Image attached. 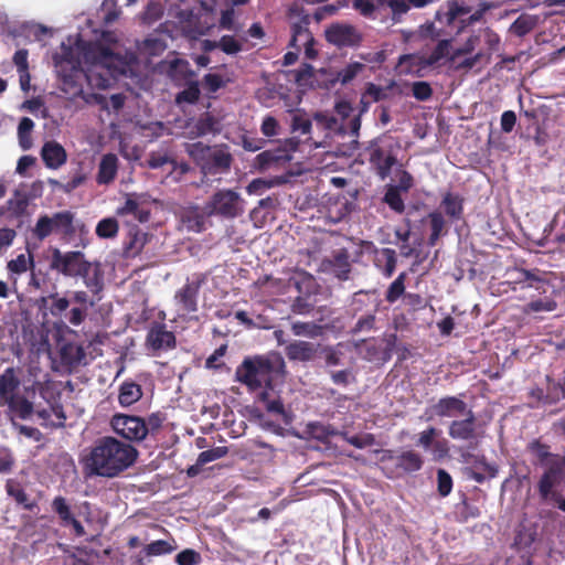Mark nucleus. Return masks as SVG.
Listing matches in <instances>:
<instances>
[{
    "mask_svg": "<svg viewBox=\"0 0 565 565\" xmlns=\"http://www.w3.org/2000/svg\"><path fill=\"white\" fill-rule=\"evenodd\" d=\"M53 61L61 89L70 98L82 97L87 104L98 105L107 111L120 110L125 105V96L85 94L84 83L93 88L106 89L118 76L137 77L141 72V63L136 52L118 44L105 47L73 36L62 42L53 55Z\"/></svg>",
    "mask_w": 565,
    "mask_h": 565,
    "instance_id": "f257e3e1",
    "label": "nucleus"
},
{
    "mask_svg": "<svg viewBox=\"0 0 565 565\" xmlns=\"http://www.w3.org/2000/svg\"><path fill=\"white\" fill-rule=\"evenodd\" d=\"M136 456L132 446L105 437L93 447L86 467L90 475L111 478L131 466Z\"/></svg>",
    "mask_w": 565,
    "mask_h": 565,
    "instance_id": "f03ea898",
    "label": "nucleus"
},
{
    "mask_svg": "<svg viewBox=\"0 0 565 565\" xmlns=\"http://www.w3.org/2000/svg\"><path fill=\"white\" fill-rule=\"evenodd\" d=\"M284 367V360L276 354L246 358L236 367L235 379L246 385L249 391H257L269 387L274 375L281 373Z\"/></svg>",
    "mask_w": 565,
    "mask_h": 565,
    "instance_id": "7ed1b4c3",
    "label": "nucleus"
},
{
    "mask_svg": "<svg viewBox=\"0 0 565 565\" xmlns=\"http://www.w3.org/2000/svg\"><path fill=\"white\" fill-rule=\"evenodd\" d=\"M335 111L343 120H345L340 126H338V120L334 117L317 114L315 118L319 121H323L328 129L338 130L339 135L344 136L347 134L345 128H348V137L350 138V141L348 145H342L340 152L343 156H352L359 145L358 137L361 128L360 115L351 116L353 108L347 102L338 103L335 105Z\"/></svg>",
    "mask_w": 565,
    "mask_h": 565,
    "instance_id": "20e7f679",
    "label": "nucleus"
},
{
    "mask_svg": "<svg viewBox=\"0 0 565 565\" xmlns=\"http://www.w3.org/2000/svg\"><path fill=\"white\" fill-rule=\"evenodd\" d=\"M245 211V201L234 190L223 189L215 192L205 203L207 216H221L223 218H236Z\"/></svg>",
    "mask_w": 565,
    "mask_h": 565,
    "instance_id": "39448f33",
    "label": "nucleus"
},
{
    "mask_svg": "<svg viewBox=\"0 0 565 565\" xmlns=\"http://www.w3.org/2000/svg\"><path fill=\"white\" fill-rule=\"evenodd\" d=\"M157 201L147 193H129L125 202L118 206L116 214L125 218L126 223L137 221L147 223L150 220L151 206Z\"/></svg>",
    "mask_w": 565,
    "mask_h": 565,
    "instance_id": "423d86ee",
    "label": "nucleus"
},
{
    "mask_svg": "<svg viewBox=\"0 0 565 565\" xmlns=\"http://www.w3.org/2000/svg\"><path fill=\"white\" fill-rule=\"evenodd\" d=\"M288 18L291 26L289 45L299 52L305 45L313 42V36L308 29L310 15L299 3H294L288 10Z\"/></svg>",
    "mask_w": 565,
    "mask_h": 565,
    "instance_id": "0eeeda50",
    "label": "nucleus"
},
{
    "mask_svg": "<svg viewBox=\"0 0 565 565\" xmlns=\"http://www.w3.org/2000/svg\"><path fill=\"white\" fill-rule=\"evenodd\" d=\"M434 0H352L353 8L365 17L372 15L379 7H388L392 10L393 18L397 19L408 11L411 6L423 8Z\"/></svg>",
    "mask_w": 565,
    "mask_h": 565,
    "instance_id": "6e6552de",
    "label": "nucleus"
},
{
    "mask_svg": "<svg viewBox=\"0 0 565 565\" xmlns=\"http://www.w3.org/2000/svg\"><path fill=\"white\" fill-rule=\"evenodd\" d=\"M88 263L82 252H61L58 248L52 250L50 268L66 277H78L85 274Z\"/></svg>",
    "mask_w": 565,
    "mask_h": 565,
    "instance_id": "1a4fd4ad",
    "label": "nucleus"
},
{
    "mask_svg": "<svg viewBox=\"0 0 565 565\" xmlns=\"http://www.w3.org/2000/svg\"><path fill=\"white\" fill-rule=\"evenodd\" d=\"M73 230V214L68 211L54 213L52 216L42 215L38 218L33 234L43 241L51 234H70Z\"/></svg>",
    "mask_w": 565,
    "mask_h": 565,
    "instance_id": "9d476101",
    "label": "nucleus"
},
{
    "mask_svg": "<svg viewBox=\"0 0 565 565\" xmlns=\"http://www.w3.org/2000/svg\"><path fill=\"white\" fill-rule=\"evenodd\" d=\"M111 427L116 434L128 440L140 441L148 435L146 422L138 416L116 414L111 418Z\"/></svg>",
    "mask_w": 565,
    "mask_h": 565,
    "instance_id": "9b49d317",
    "label": "nucleus"
},
{
    "mask_svg": "<svg viewBox=\"0 0 565 565\" xmlns=\"http://www.w3.org/2000/svg\"><path fill=\"white\" fill-rule=\"evenodd\" d=\"M462 417L449 424L448 435L455 440L468 441L471 448H477L480 435L477 430L475 413L469 409Z\"/></svg>",
    "mask_w": 565,
    "mask_h": 565,
    "instance_id": "f8f14e48",
    "label": "nucleus"
},
{
    "mask_svg": "<svg viewBox=\"0 0 565 565\" xmlns=\"http://www.w3.org/2000/svg\"><path fill=\"white\" fill-rule=\"evenodd\" d=\"M470 408L465 401L457 396H446L438 399L435 404L425 411L426 420H433L435 417L456 418L462 416Z\"/></svg>",
    "mask_w": 565,
    "mask_h": 565,
    "instance_id": "ddd939ff",
    "label": "nucleus"
},
{
    "mask_svg": "<svg viewBox=\"0 0 565 565\" xmlns=\"http://www.w3.org/2000/svg\"><path fill=\"white\" fill-rule=\"evenodd\" d=\"M326 39L338 47H352L361 42L362 36L355 26L338 22L326 29Z\"/></svg>",
    "mask_w": 565,
    "mask_h": 565,
    "instance_id": "4468645a",
    "label": "nucleus"
},
{
    "mask_svg": "<svg viewBox=\"0 0 565 565\" xmlns=\"http://www.w3.org/2000/svg\"><path fill=\"white\" fill-rule=\"evenodd\" d=\"M221 131V118L212 113H204L186 124L185 134L189 138L215 135Z\"/></svg>",
    "mask_w": 565,
    "mask_h": 565,
    "instance_id": "2eb2a0df",
    "label": "nucleus"
},
{
    "mask_svg": "<svg viewBox=\"0 0 565 565\" xmlns=\"http://www.w3.org/2000/svg\"><path fill=\"white\" fill-rule=\"evenodd\" d=\"M370 162L376 169L377 174L382 180H385L393 168L396 164V158L391 153L387 147L379 145L377 140H374L370 145Z\"/></svg>",
    "mask_w": 565,
    "mask_h": 565,
    "instance_id": "dca6fc26",
    "label": "nucleus"
},
{
    "mask_svg": "<svg viewBox=\"0 0 565 565\" xmlns=\"http://www.w3.org/2000/svg\"><path fill=\"white\" fill-rule=\"evenodd\" d=\"M545 472L539 482V492L542 499L548 500L552 494H556L554 488L561 483L564 478V472L561 471V463L553 459V461H546Z\"/></svg>",
    "mask_w": 565,
    "mask_h": 565,
    "instance_id": "f3484780",
    "label": "nucleus"
},
{
    "mask_svg": "<svg viewBox=\"0 0 565 565\" xmlns=\"http://www.w3.org/2000/svg\"><path fill=\"white\" fill-rule=\"evenodd\" d=\"M199 290L200 282L190 281L186 282L180 290L175 292L174 301L179 312L185 315L195 312L198 310Z\"/></svg>",
    "mask_w": 565,
    "mask_h": 565,
    "instance_id": "a211bd4d",
    "label": "nucleus"
},
{
    "mask_svg": "<svg viewBox=\"0 0 565 565\" xmlns=\"http://www.w3.org/2000/svg\"><path fill=\"white\" fill-rule=\"evenodd\" d=\"M231 161L232 157L224 148L211 147L201 170L204 174L223 173L230 169Z\"/></svg>",
    "mask_w": 565,
    "mask_h": 565,
    "instance_id": "6ab92c4d",
    "label": "nucleus"
},
{
    "mask_svg": "<svg viewBox=\"0 0 565 565\" xmlns=\"http://www.w3.org/2000/svg\"><path fill=\"white\" fill-rule=\"evenodd\" d=\"M475 40L469 39L465 47L458 49L456 51H451V43L449 40H441L438 42L434 51L425 58L424 63L426 65H434L441 61L445 57H450L455 60L457 56L469 53L473 50Z\"/></svg>",
    "mask_w": 565,
    "mask_h": 565,
    "instance_id": "aec40b11",
    "label": "nucleus"
},
{
    "mask_svg": "<svg viewBox=\"0 0 565 565\" xmlns=\"http://www.w3.org/2000/svg\"><path fill=\"white\" fill-rule=\"evenodd\" d=\"M147 345L153 351H166L175 345V337L164 326L157 324L147 334Z\"/></svg>",
    "mask_w": 565,
    "mask_h": 565,
    "instance_id": "412c9836",
    "label": "nucleus"
},
{
    "mask_svg": "<svg viewBox=\"0 0 565 565\" xmlns=\"http://www.w3.org/2000/svg\"><path fill=\"white\" fill-rule=\"evenodd\" d=\"M118 157L114 153H106L98 163L96 182L99 185H108L116 179L118 172Z\"/></svg>",
    "mask_w": 565,
    "mask_h": 565,
    "instance_id": "4be33fe9",
    "label": "nucleus"
},
{
    "mask_svg": "<svg viewBox=\"0 0 565 565\" xmlns=\"http://www.w3.org/2000/svg\"><path fill=\"white\" fill-rule=\"evenodd\" d=\"M41 157L45 166L50 169H58L67 159L65 149L56 141L45 142L41 150Z\"/></svg>",
    "mask_w": 565,
    "mask_h": 565,
    "instance_id": "5701e85b",
    "label": "nucleus"
},
{
    "mask_svg": "<svg viewBox=\"0 0 565 565\" xmlns=\"http://www.w3.org/2000/svg\"><path fill=\"white\" fill-rule=\"evenodd\" d=\"M324 266L340 280L349 279L351 264L349 253L345 249L335 252L332 257L324 263Z\"/></svg>",
    "mask_w": 565,
    "mask_h": 565,
    "instance_id": "b1692460",
    "label": "nucleus"
},
{
    "mask_svg": "<svg viewBox=\"0 0 565 565\" xmlns=\"http://www.w3.org/2000/svg\"><path fill=\"white\" fill-rule=\"evenodd\" d=\"M33 268H35V263L31 252H28V254H19L15 258L7 263L8 275L13 285L17 284L19 276Z\"/></svg>",
    "mask_w": 565,
    "mask_h": 565,
    "instance_id": "393cba45",
    "label": "nucleus"
},
{
    "mask_svg": "<svg viewBox=\"0 0 565 565\" xmlns=\"http://www.w3.org/2000/svg\"><path fill=\"white\" fill-rule=\"evenodd\" d=\"M286 355L291 361L308 362L317 353V345L307 341H292L286 347Z\"/></svg>",
    "mask_w": 565,
    "mask_h": 565,
    "instance_id": "a878e982",
    "label": "nucleus"
},
{
    "mask_svg": "<svg viewBox=\"0 0 565 565\" xmlns=\"http://www.w3.org/2000/svg\"><path fill=\"white\" fill-rule=\"evenodd\" d=\"M20 386V379L17 375L14 367L6 369L0 375V405L13 398Z\"/></svg>",
    "mask_w": 565,
    "mask_h": 565,
    "instance_id": "bb28decb",
    "label": "nucleus"
},
{
    "mask_svg": "<svg viewBox=\"0 0 565 565\" xmlns=\"http://www.w3.org/2000/svg\"><path fill=\"white\" fill-rule=\"evenodd\" d=\"M206 216L205 205L203 209H200L199 206H190L183 210L181 214V221L186 230L192 232H201L204 228Z\"/></svg>",
    "mask_w": 565,
    "mask_h": 565,
    "instance_id": "cd10ccee",
    "label": "nucleus"
},
{
    "mask_svg": "<svg viewBox=\"0 0 565 565\" xmlns=\"http://www.w3.org/2000/svg\"><path fill=\"white\" fill-rule=\"evenodd\" d=\"M149 239V235L141 230L134 227L128 233L127 242L125 243L124 254L126 257L138 256Z\"/></svg>",
    "mask_w": 565,
    "mask_h": 565,
    "instance_id": "c85d7f7f",
    "label": "nucleus"
},
{
    "mask_svg": "<svg viewBox=\"0 0 565 565\" xmlns=\"http://www.w3.org/2000/svg\"><path fill=\"white\" fill-rule=\"evenodd\" d=\"M0 406H7L11 418L28 419L33 413V405L23 396L17 395Z\"/></svg>",
    "mask_w": 565,
    "mask_h": 565,
    "instance_id": "c756f323",
    "label": "nucleus"
},
{
    "mask_svg": "<svg viewBox=\"0 0 565 565\" xmlns=\"http://www.w3.org/2000/svg\"><path fill=\"white\" fill-rule=\"evenodd\" d=\"M6 491L10 498H12L17 504L23 507L26 510H33L35 502L26 494L23 487L14 479H9L6 483Z\"/></svg>",
    "mask_w": 565,
    "mask_h": 565,
    "instance_id": "7c9ffc66",
    "label": "nucleus"
},
{
    "mask_svg": "<svg viewBox=\"0 0 565 565\" xmlns=\"http://www.w3.org/2000/svg\"><path fill=\"white\" fill-rule=\"evenodd\" d=\"M395 460L396 466L404 472L418 471L422 469L424 462L422 456L414 450L402 451L398 456H396Z\"/></svg>",
    "mask_w": 565,
    "mask_h": 565,
    "instance_id": "2f4dec72",
    "label": "nucleus"
},
{
    "mask_svg": "<svg viewBox=\"0 0 565 565\" xmlns=\"http://www.w3.org/2000/svg\"><path fill=\"white\" fill-rule=\"evenodd\" d=\"M425 222L428 223L430 235L428 237V245L435 246L441 235L446 233V221L441 212L435 211L427 215Z\"/></svg>",
    "mask_w": 565,
    "mask_h": 565,
    "instance_id": "473e14b6",
    "label": "nucleus"
},
{
    "mask_svg": "<svg viewBox=\"0 0 565 565\" xmlns=\"http://www.w3.org/2000/svg\"><path fill=\"white\" fill-rule=\"evenodd\" d=\"M462 198L458 194L447 192L441 200V206L445 213L452 220H459L462 215Z\"/></svg>",
    "mask_w": 565,
    "mask_h": 565,
    "instance_id": "72a5a7b5",
    "label": "nucleus"
},
{
    "mask_svg": "<svg viewBox=\"0 0 565 565\" xmlns=\"http://www.w3.org/2000/svg\"><path fill=\"white\" fill-rule=\"evenodd\" d=\"M78 277L83 278L84 285L93 294H98L103 289V275L98 264L93 267V265L88 263V267L85 268V274L79 275Z\"/></svg>",
    "mask_w": 565,
    "mask_h": 565,
    "instance_id": "f704fd0d",
    "label": "nucleus"
},
{
    "mask_svg": "<svg viewBox=\"0 0 565 565\" xmlns=\"http://www.w3.org/2000/svg\"><path fill=\"white\" fill-rule=\"evenodd\" d=\"M142 393L138 384L125 382L120 385L118 402L121 406L127 407L140 399Z\"/></svg>",
    "mask_w": 565,
    "mask_h": 565,
    "instance_id": "c9c22d12",
    "label": "nucleus"
},
{
    "mask_svg": "<svg viewBox=\"0 0 565 565\" xmlns=\"http://www.w3.org/2000/svg\"><path fill=\"white\" fill-rule=\"evenodd\" d=\"M396 262L395 250L391 248L382 249L376 258V265L381 267V271L386 278H390L394 274Z\"/></svg>",
    "mask_w": 565,
    "mask_h": 565,
    "instance_id": "e433bc0d",
    "label": "nucleus"
},
{
    "mask_svg": "<svg viewBox=\"0 0 565 565\" xmlns=\"http://www.w3.org/2000/svg\"><path fill=\"white\" fill-rule=\"evenodd\" d=\"M364 68L365 65L363 63H349L337 73V77L332 81V83H341L342 85H347L351 83Z\"/></svg>",
    "mask_w": 565,
    "mask_h": 565,
    "instance_id": "4c0bfd02",
    "label": "nucleus"
},
{
    "mask_svg": "<svg viewBox=\"0 0 565 565\" xmlns=\"http://www.w3.org/2000/svg\"><path fill=\"white\" fill-rule=\"evenodd\" d=\"M138 52L143 56L159 55L166 50L164 42L157 36H149L137 45Z\"/></svg>",
    "mask_w": 565,
    "mask_h": 565,
    "instance_id": "58836bf2",
    "label": "nucleus"
},
{
    "mask_svg": "<svg viewBox=\"0 0 565 565\" xmlns=\"http://www.w3.org/2000/svg\"><path fill=\"white\" fill-rule=\"evenodd\" d=\"M468 12L469 10L463 4H459L454 1L449 3L446 11L439 10L436 12V20L440 24H450L457 17Z\"/></svg>",
    "mask_w": 565,
    "mask_h": 565,
    "instance_id": "ea45409f",
    "label": "nucleus"
},
{
    "mask_svg": "<svg viewBox=\"0 0 565 565\" xmlns=\"http://www.w3.org/2000/svg\"><path fill=\"white\" fill-rule=\"evenodd\" d=\"M34 128V122L29 117H23L18 126V138L19 145L23 150H28L32 146V130Z\"/></svg>",
    "mask_w": 565,
    "mask_h": 565,
    "instance_id": "a19ab883",
    "label": "nucleus"
},
{
    "mask_svg": "<svg viewBox=\"0 0 565 565\" xmlns=\"http://www.w3.org/2000/svg\"><path fill=\"white\" fill-rule=\"evenodd\" d=\"M52 510L58 515L61 524L67 527L74 515L66 499L63 497H55L52 501Z\"/></svg>",
    "mask_w": 565,
    "mask_h": 565,
    "instance_id": "79ce46f5",
    "label": "nucleus"
},
{
    "mask_svg": "<svg viewBox=\"0 0 565 565\" xmlns=\"http://www.w3.org/2000/svg\"><path fill=\"white\" fill-rule=\"evenodd\" d=\"M291 330L295 335L306 338H317L322 333L321 326L315 322L296 321L292 322Z\"/></svg>",
    "mask_w": 565,
    "mask_h": 565,
    "instance_id": "37998d69",
    "label": "nucleus"
},
{
    "mask_svg": "<svg viewBox=\"0 0 565 565\" xmlns=\"http://www.w3.org/2000/svg\"><path fill=\"white\" fill-rule=\"evenodd\" d=\"M119 225L116 218L106 217L100 220L96 225V235L100 238H114L117 236Z\"/></svg>",
    "mask_w": 565,
    "mask_h": 565,
    "instance_id": "c03bdc74",
    "label": "nucleus"
},
{
    "mask_svg": "<svg viewBox=\"0 0 565 565\" xmlns=\"http://www.w3.org/2000/svg\"><path fill=\"white\" fill-rule=\"evenodd\" d=\"M291 130L301 135L309 134L311 130V120L302 110L291 113Z\"/></svg>",
    "mask_w": 565,
    "mask_h": 565,
    "instance_id": "a18cd8bd",
    "label": "nucleus"
},
{
    "mask_svg": "<svg viewBox=\"0 0 565 565\" xmlns=\"http://www.w3.org/2000/svg\"><path fill=\"white\" fill-rule=\"evenodd\" d=\"M177 548V545L174 544V541L172 542L164 541V540H157L151 542L145 547V553L147 556H160L170 554Z\"/></svg>",
    "mask_w": 565,
    "mask_h": 565,
    "instance_id": "49530a36",
    "label": "nucleus"
},
{
    "mask_svg": "<svg viewBox=\"0 0 565 565\" xmlns=\"http://www.w3.org/2000/svg\"><path fill=\"white\" fill-rule=\"evenodd\" d=\"M339 435L355 448L363 449L375 445V438L372 434L362 433L359 435H350L349 433H339Z\"/></svg>",
    "mask_w": 565,
    "mask_h": 565,
    "instance_id": "de8ad7c7",
    "label": "nucleus"
},
{
    "mask_svg": "<svg viewBox=\"0 0 565 565\" xmlns=\"http://www.w3.org/2000/svg\"><path fill=\"white\" fill-rule=\"evenodd\" d=\"M47 300L52 301L50 312L53 317H61L62 313L67 310L71 302L66 297H61L56 292L42 298L43 302H46Z\"/></svg>",
    "mask_w": 565,
    "mask_h": 565,
    "instance_id": "09e8293b",
    "label": "nucleus"
},
{
    "mask_svg": "<svg viewBox=\"0 0 565 565\" xmlns=\"http://www.w3.org/2000/svg\"><path fill=\"white\" fill-rule=\"evenodd\" d=\"M556 308H557V303L555 300H553L551 298H545V299H537V300L530 301L523 308V312L524 313L542 312V311L551 312V311H554Z\"/></svg>",
    "mask_w": 565,
    "mask_h": 565,
    "instance_id": "8fccbe9b",
    "label": "nucleus"
},
{
    "mask_svg": "<svg viewBox=\"0 0 565 565\" xmlns=\"http://www.w3.org/2000/svg\"><path fill=\"white\" fill-rule=\"evenodd\" d=\"M210 146H205L202 142H194L186 146V152L202 168L203 163L205 162L209 153H210Z\"/></svg>",
    "mask_w": 565,
    "mask_h": 565,
    "instance_id": "3c124183",
    "label": "nucleus"
},
{
    "mask_svg": "<svg viewBox=\"0 0 565 565\" xmlns=\"http://www.w3.org/2000/svg\"><path fill=\"white\" fill-rule=\"evenodd\" d=\"M227 452H228V449H227V447H224V446H218V447H214L209 450L202 451L196 459V466L202 467L209 462H212L214 460L223 458Z\"/></svg>",
    "mask_w": 565,
    "mask_h": 565,
    "instance_id": "603ef678",
    "label": "nucleus"
},
{
    "mask_svg": "<svg viewBox=\"0 0 565 565\" xmlns=\"http://www.w3.org/2000/svg\"><path fill=\"white\" fill-rule=\"evenodd\" d=\"M218 49L227 55H236L243 50V43L233 35H223L218 40Z\"/></svg>",
    "mask_w": 565,
    "mask_h": 565,
    "instance_id": "864d4df0",
    "label": "nucleus"
},
{
    "mask_svg": "<svg viewBox=\"0 0 565 565\" xmlns=\"http://www.w3.org/2000/svg\"><path fill=\"white\" fill-rule=\"evenodd\" d=\"M384 202L397 213H402L405 209L398 188L388 186L384 195Z\"/></svg>",
    "mask_w": 565,
    "mask_h": 565,
    "instance_id": "5fc2aeb1",
    "label": "nucleus"
},
{
    "mask_svg": "<svg viewBox=\"0 0 565 565\" xmlns=\"http://www.w3.org/2000/svg\"><path fill=\"white\" fill-rule=\"evenodd\" d=\"M199 97H200V88H199L198 84L192 83L177 95L175 102L179 105L194 104L199 99Z\"/></svg>",
    "mask_w": 565,
    "mask_h": 565,
    "instance_id": "6e6d98bb",
    "label": "nucleus"
},
{
    "mask_svg": "<svg viewBox=\"0 0 565 565\" xmlns=\"http://www.w3.org/2000/svg\"><path fill=\"white\" fill-rule=\"evenodd\" d=\"M342 349L343 347L338 344L337 347H329L323 350V359L327 366L331 367L342 365Z\"/></svg>",
    "mask_w": 565,
    "mask_h": 565,
    "instance_id": "4d7b16f0",
    "label": "nucleus"
},
{
    "mask_svg": "<svg viewBox=\"0 0 565 565\" xmlns=\"http://www.w3.org/2000/svg\"><path fill=\"white\" fill-rule=\"evenodd\" d=\"M441 434V431L435 427H428L418 435L417 446L429 450L435 443V439Z\"/></svg>",
    "mask_w": 565,
    "mask_h": 565,
    "instance_id": "13d9d810",
    "label": "nucleus"
},
{
    "mask_svg": "<svg viewBox=\"0 0 565 565\" xmlns=\"http://www.w3.org/2000/svg\"><path fill=\"white\" fill-rule=\"evenodd\" d=\"M523 276L522 288H534L539 292H545L546 282L544 279L529 270H524Z\"/></svg>",
    "mask_w": 565,
    "mask_h": 565,
    "instance_id": "bf43d9fd",
    "label": "nucleus"
},
{
    "mask_svg": "<svg viewBox=\"0 0 565 565\" xmlns=\"http://www.w3.org/2000/svg\"><path fill=\"white\" fill-rule=\"evenodd\" d=\"M437 489L441 497H447L452 490V478L444 469L437 471Z\"/></svg>",
    "mask_w": 565,
    "mask_h": 565,
    "instance_id": "052dcab7",
    "label": "nucleus"
},
{
    "mask_svg": "<svg viewBox=\"0 0 565 565\" xmlns=\"http://www.w3.org/2000/svg\"><path fill=\"white\" fill-rule=\"evenodd\" d=\"M405 274H401L388 287L386 292V300L388 302H395L405 290L404 286Z\"/></svg>",
    "mask_w": 565,
    "mask_h": 565,
    "instance_id": "680f3d73",
    "label": "nucleus"
},
{
    "mask_svg": "<svg viewBox=\"0 0 565 565\" xmlns=\"http://www.w3.org/2000/svg\"><path fill=\"white\" fill-rule=\"evenodd\" d=\"M202 561L200 553L192 548H186L175 556L178 565H199Z\"/></svg>",
    "mask_w": 565,
    "mask_h": 565,
    "instance_id": "e2e57ef3",
    "label": "nucleus"
},
{
    "mask_svg": "<svg viewBox=\"0 0 565 565\" xmlns=\"http://www.w3.org/2000/svg\"><path fill=\"white\" fill-rule=\"evenodd\" d=\"M8 204L9 209L13 211V213L20 214L26 209L29 204V196L22 193V190H17L14 198L9 200Z\"/></svg>",
    "mask_w": 565,
    "mask_h": 565,
    "instance_id": "0e129e2a",
    "label": "nucleus"
},
{
    "mask_svg": "<svg viewBox=\"0 0 565 565\" xmlns=\"http://www.w3.org/2000/svg\"><path fill=\"white\" fill-rule=\"evenodd\" d=\"M534 23L532 21L531 18H527V17H519L512 24H511V28L510 30L519 35V36H522L526 33H529L532 28H533Z\"/></svg>",
    "mask_w": 565,
    "mask_h": 565,
    "instance_id": "69168bd1",
    "label": "nucleus"
},
{
    "mask_svg": "<svg viewBox=\"0 0 565 565\" xmlns=\"http://www.w3.org/2000/svg\"><path fill=\"white\" fill-rule=\"evenodd\" d=\"M273 186V182L265 179H254L246 186V191L250 195H262L267 189Z\"/></svg>",
    "mask_w": 565,
    "mask_h": 565,
    "instance_id": "338daca9",
    "label": "nucleus"
},
{
    "mask_svg": "<svg viewBox=\"0 0 565 565\" xmlns=\"http://www.w3.org/2000/svg\"><path fill=\"white\" fill-rule=\"evenodd\" d=\"M387 97V89L375 84H367L363 98H370L372 102H379Z\"/></svg>",
    "mask_w": 565,
    "mask_h": 565,
    "instance_id": "774afa93",
    "label": "nucleus"
}]
</instances>
